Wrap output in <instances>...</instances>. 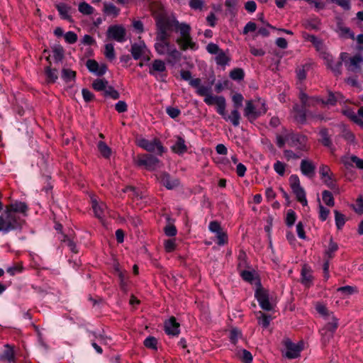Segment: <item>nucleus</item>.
Wrapping results in <instances>:
<instances>
[{
    "instance_id": "nucleus-1",
    "label": "nucleus",
    "mask_w": 363,
    "mask_h": 363,
    "mask_svg": "<svg viewBox=\"0 0 363 363\" xmlns=\"http://www.w3.org/2000/svg\"><path fill=\"white\" fill-rule=\"evenodd\" d=\"M190 85L196 89L198 95L203 96V101L208 106H215L218 114L223 115V110L226 109V100L223 96L213 95L211 93V86L201 84L199 78L191 80Z\"/></svg>"
},
{
    "instance_id": "nucleus-2",
    "label": "nucleus",
    "mask_w": 363,
    "mask_h": 363,
    "mask_svg": "<svg viewBox=\"0 0 363 363\" xmlns=\"http://www.w3.org/2000/svg\"><path fill=\"white\" fill-rule=\"evenodd\" d=\"M150 9L156 18V34L170 36L171 31L177 26V21L166 14L163 6L160 3L152 4Z\"/></svg>"
},
{
    "instance_id": "nucleus-3",
    "label": "nucleus",
    "mask_w": 363,
    "mask_h": 363,
    "mask_svg": "<svg viewBox=\"0 0 363 363\" xmlns=\"http://www.w3.org/2000/svg\"><path fill=\"white\" fill-rule=\"evenodd\" d=\"M27 206L22 202H16L15 203L9 205L6 207L5 213L1 215L2 221L4 225L9 226V229L5 232L18 228L21 225L22 220L18 216V213H25L27 211Z\"/></svg>"
},
{
    "instance_id": "nucleus-4",
    "label": "nucleus",
    "mask_w": 363,
    "mask_h": 363,
    "mask_svg": "<svg viewBox=\"0 0 363 363\" xmlns=\"http://www.w3.org/2000/svg\"><path fill=\"white\" fill-rule=\"evenodd\" d=\"M306 136L295 134L291 131L286 130L282 134L277 136V144L279 147H283L285 144H287L297 150H305L306 149Z\"/></svg>"
},
{
    "instance_id": "nucleus-5",
    "label": "nucleus",
    "mask_w": 363,
    "mask_h": 363,
    "mask_svg": "<svg viewBox=\"0 0 363 363\" xmlns=\"http://www.w3.org/2000/svg\"><path fill=\"white\" fill-rule=\"evenodd\" d=\"M169 37L168 35H163L162 33L156 34L155 50L159 55H167L173 59H179L180 53L175 46L169 43Z\"/></svg>"
},
{
    "instance_id": "nucleus-6",
    "label": "nucleus",
    "mask_w": 363,
    "mask_h": 363,
    "mask_svg": "<svg viewBox=\"0 0 363 363\" xmlns=\"http://www.w3.org/2000/svg\"><path fill=\"white\" fill-rule=\"evenodd\" d=\"M266 112L267 108L264 100L258 99L246 101L245 108L244 109V116L250 121H255Z\"/></svg>"
},
{
    "instance_id": "nucleus-7",
    "label": "nucleus",
    "mask_w": 363,
    "mask_h": 363,
    "mask_svg": "<svg viewBox=\"0 0 363 363\" xmlns=\"http://www.w3.org/2000/svg\"><path fill=\"white\" fill-rule=\"evenodd\" d=\"M340 57L349 72H357L360 70L361 64L363 62V57L361 55H357L349 57L347 53L343 52Z\"/></svg>"
},
{
    "instance_id": "nucleus-8",
    "label": "nucleus",
    "mask_w": 363,
    "mask_h": 363,
    "mask_svg": "<svg viewBox=\"0 0 363 363\" xmlns=\"http://www.w3.org/2000/svg\"><path fill=\"white\" fill-rule=\"evenodd\" d=\"M136 143L138 146L143 148L148 152H154L157 150L158 154L162 155L164 152V148L158 139H153L152 140H147L145 138H139L137 140Z\"/></svg>"
},
{
    "instance_id": "nucleus-9",
    "label": "nucleus",
    "mask_w": 363,
    "mask_h": 363,
    "mask_svg": "<svg viewBox=\"0 0 363 363\" xmlns=\"http://www.w3.org/2000/svg\"><path fill=\"white\" fill-rule=\"evenodd\" d=\"M283 344L285 347L283 356L289 359H296L300 356V352L303 350L301 344H294L289 339L284 340Z\"/></svg>"
},
{
    "instance_id": "nucleus-10",
    "label": "nucleus",
    "mask_w": 363,
    "mask_h": 363,
    "mask_svg": "<svg viewBox=\"0 0 363 363\" xmlns=\"http://www.w3.org/2000/svg\"><path fill=\"white\" fill-rule=\"evenodd\" d=\"M126 30L121 25H114L108 27L106 36L109 40H113L119 43L125 40Z\"/></svg>"
},
{
    "instance_id": "nucleus-11",
    "label": "nucleus",
    "mask_w": 363,
    "mask_h": 363,
    "mask_svg": "<svg viewBox=\"0 0 363 363\" xmlns=\"http://www.w3.org/2000/svg\"><path fill=\"white\" fill-rule=\"evenodd\" d=\"M255 297L263 310L270 311L272 306L269 301L267 291L261 286L260 281H257V289L255 291Z\"/></svg>"
},
{
    "instance_id": "nucleus-12",
    "label": "nucleus",
    "mask_w": 363,
    "mask_h": 363,
    "mask_svg": "<svg viewBox=\"0 0 363 363\" xmlns=\"http://www.w3.org/2000/svg\"><path fill=\"white\" fill-rule=\"evenodd\" d=\"M135 161L137 165L145 166L147 169H154L160 162L157 158L151 155H138Z\"/></svg>"
},
{
    "instance_id": "nucleus-13",
    "label": "nucleus",
    "mask_w": 363,
    "mask_h": 363,
    "mask_svg": "<svg viewBox=\"0 0 363 363\" xmlns=\"http://www.w3.org/2000/svg\"><path fill=\"white\" fill-rule=\"evenodd\" d=\"M130 52L135 60H138L139 58L145 56H147V60H149L147 55L149 50L143 41L133 44Z\"/></svg>"
},
{
    "instance_id": "nucleus-14",
    "label": "nucleus",
    "mask_w": 363,
    "mask_h": 363,
    "mask_svg": "<svg viewBox=\"0 0 363 363\" xmlns=\"http://www.w3.org/2000/svg\"><path fill=\"white\" fill-rule=\"evenodd\" d=\"M341 162L347 169L354 166L358 169H363V160L356 155H345L341 158Z\"/></svg>"
},
{
    "instance_id": "nucleus-15",
    "label": "nucleus",
    "mask_w": 363,
    "mask_h": 363,
    "mask_svg": "<svg viewBox=\"0 0 363 363\" xmlns=\"http://www.w3.org/2000/svg\"><path fill=\"white\" fill-rule=\"evenodd\" d=\"M86 66L91 72H93L99 76L103 75L107 69L105 64L99 65L94 60H88L86 62Z\"/></svg>"
},
{
    "instance_id": "nucleus-16",
    "label": "nucleus",
    "mask_w": 363,
    "mask_h": 363,
    "mask_svg": "<svg viewBox=\"0 0 363 363\" xmlns=\"http://www.w3.org/2000/svg\"><path fill=\"white\" fill-rule=\"evenodd\" d=\"M91 203L95 216L102 220L108 213L106 203L102 201L98 202L94 199H92Z\"/></svg>"
},
{
    "instance_id": "nucleus-17",
    "label": "nucleus",
    "mask_w": 363,
    "mask_h": 363,
    "mask_svg": "<svg viewBox=\"0 0 363 363\" xmlns=\"http://www.w3.org/2000/svg\"><path fill=\"white\" fill-rule=\"evenodd\" d=\"M160 182L168 189H172L179 185L177 179L172 178L168 174L163 173L160 177Z\"/></svg>"
},
{
    "instance_id": "nucleus-18",
    "label": "nucleus",
    "mask_w": 363,
    "mask_h": 363,
    "mask_svg": "<svg viewBox=\"0 0 363 363\" xmlns=\"http://www.w3.org/2000/svg\"><path fill=\"white\" fill-rule=\"evenodd\" d=\"M220 116L225 121H230L235 127L240 124V114L237 108L232 110L229 115L226 114V109L223 110V115Z\"/></svg>"
},
{
    "instance_id": "nucleus-19",
    "label": "nucleus",
    "mask_w": 363,
    "mask_h": 363,
    "mask_svg": "<svg viewBox=\"0 0 363 363\" xmlns=\"http://www.w3.org/2000/svg\"><path fill=\"white\" fill-rule=\"evenodd\" d=\"M319 173L321 176V179L328 186H330L333 185V173L328 165L322 164L320 167Z\"/></svg>"
},
{
    "instance_id": "nucleus-20",
    "label": "nucleus",
    "mask_w": 363,
    "mask_h": 363,
    "mask_svg": "<svg viewBox=\"0 0 363 363\" xmlns=\"http://www.w3.org/2000/svg\"><path fill=\"white\" fill-rule=\"evenodd\" d=\"M165 331L168 335H177L179 333V324L177 323L174 317L169 318L164 323Z\"/></svg>"
},
{
    "instance_id": "nucleus-21",
    "label": "nucleus",
    "mask_w": 363,
    "mask_h": 363,
    "mask_svg": "<svg viewBox=\"0 0 363 363\" xmlns=\"http://www.w3.org/2000/svg\"><path fill=\"white\" fill-rule=\"evenodd\" d=\"M301 172L308 176L313 177L315 173V166L313 162L310 160H303L301 162Z\"/></svg>"
},
{
    "instance_id": "nucleus-22",
    "label": "nucleus",
    "mask_w": 363,
    "mask_h": 363,
    "mask_svg": "<svg viewBox=\"0 0 363 363\" xmlns=\"http://www.w3.org/2000/svg\"><path fill=\"white\" fill-rule=\"evenodd\" d=\"M300 100L302 105L306 107H311L315 106L316 104H321V100L315 97H309L306 94L303 92L300 93Z\"/></svg>"
},
{
    "instance_id": "nucleus-23",
    "label": "nucleus",
    "mask_w": 363,
    "mask_h": 363,
    "mask_svg": "<svg viewBox=\"0 0 363 363\" xmlns=\"http://www.w3.org/2000/svg\"><path fill=\"white\" fill-rule=\"evenodd\" d=\"M301 282L306 287H309L313 281V276L311 274V269L307 265H303L301 270Z\"/></svg>"
},
{
    "instance_id": "nucleus-24",
    "label": "nucleus",
    "mask_w": 363,
    "mask_h": 363,
    "mask_svg": "<svg viewBox=\"0 0 363 363\" xmlns=\"http://www.w3.org/2000/svg\"><path fill=\"white\" fill-rule=\"evenodd\" d=\"M176 42L182 50H186L188 48L194 49L196 46L195 43L193 42L190 35L184 38H179L177 39Z\"/></svg>"
},
{
    "instance_id": "nucleus-25",
    "label": "nucleus",
    "mask_w": 363,
    "mask_h": 363,
    "mask_svg": "<svg viewBox=\"0 0 363 363\" xmlns=\"http://www.w3.org/2000/svg\"><path fill=\"white\" fill-rule=\"evenodd\" d=\"M337 32L339 35L343 38H352L354 39V35L351 30L345 26L341 21H338L337 24Z\"/></svg>"
},
{
    "instance_id": "nucleus-26",
    "label": "nucleus",
    "mask_w": 363,
    "mask_h": 363,
    "mask_svg": "<svg viewBox=\"0 0 363 363\" xmlns=\"http://www.w3.org/2000/svg\"><path fill=\"white\" fill-rule=\"evenodd\" d=\"M166 70L165 63L161 60H155L150 67L149 73L155 75L157 72H163Z\"/></svg>"
},
{
    "instance_id": "nucleus-27",
    "label": "nucleus",
    "mask_w": 363,
    "mask_h": 363,
    "mask_svg": "<svg viewBox=\"0 0 363 363\" xmlns=\"http://www.w3.org/2000/svg\"><path fill=\"white\" fill-rule=\"evenodd\" d=\"M235 354L243 363H251L253 359L252 354L245 349L238 350Z\"/></svg>"
},
{
    "instance_id": "nucleus-28",
    "label": "nucleus",
    "mask_w": 363,
    "mask_h": 363,
    "mask_svg": "<svg viewBox=\"0 0 363 363\" xmlns=\"http://www.w3.org/2000/svg\"><path fill=\"white\" fill-rule=\"evenodd\" d=\"M0 359L7 363H14L13 350L9 345H6L4 353L1 355Z\"/></svg>"
},
{
    "instance_id": "nucleus-29",
    "label": "nucleus",
    "mask_w": 363,
    "mask_h": 363,
    "mask_svg": "<svg viewBox=\"0 0 363 363\" xmlns=\"http://www.w3.org/2000/svg\"><path fill=\"white\" fill-rule=\"evenodd\" d=\"M315 309L317 312L325 319L329 320L334 315L333 313L330 311L328 308L321 303H318L315 305Z\"/></svg>"
},
{
    "instance_id": "nucleus-30",
    "label": "nucleus",
    "mask_w": 363,
    "mask_h": 363,
    "mask_svg": "<svg viewBox=\"0 0 363 363\" xmlns=\"http://www.w3.org/2000/svg\"><path fill=\"white\" fill-rule=\"evenodd\" d=\"M337 249L338 245L330 238L328 247L325 251V257L328 259H332Z\"/></svg>"
},
{
    "instance_id": "nucleus-31",
    "label": "nucleus",
    "mask_w": 363,
    "mask_h": 363,
    "mask_svg": "<svg viewBox=\"0 0 363 363\" xmlns=\"http://www.w3.org/2000/svg\"><path fill=\"white\" fill-rule=\"evenodd\" d=\"M172 150L177 154H182L185 152L187 148L185 145L184 140L182 138H178L176 143L172 147Z\"/></svg>"
},
{
    "instance_id": "nucleus-32",
    "label": "nucleus",
    "mask_w": 363,
    "mask_h": 363,
    "mask_svg": "<svg viewBox=\"0 0 363 363\" xmlns=\"http://www.w3.org/2000/svg\"><path fill=\"white\" fill-rule=\"evenodd\" d=\"M241 276H242V279L247 281H249L250 283H252L253 281H255V283L256 284L257 286V281H259L257 279V274L254 271L244 270L241 272Z\"/></svg>"
},
{
    "instance_id": "nucleus-33",
    "label": "nucleus",
    "mask_w": 363,
    "mask_h": 363,
    "mask_svg": "<svg viewBox=\"0 0 363 363\" xmlns=\"http://www.w3.org/2000/svg\"><path fill=\"white\" fill-rule=\"evenodd\" d=\"M56 8L58 10L62 18L65 19H70L69 11L70 7L65 4H59L56 5Z\"/></svg>"
},
{
    "instance_id": "nucleus-34",
    "label": "nucleus",
    "mask_w": 363,
    "mask_h": 363,
    "mask_svg": "<svg viewBox=\"0 0 363 363\" xmlns=\"http://www.w3.org/2000/svg\"><path fill=\"white\" fill-rule=\"evenodd\" d=\"M293 192L295 194L297 200L300 203H301L303 206H307L308 201L306 198V193L302 187L293 190Z\"/></svg>"
},
{
    "instance_id": "nucleus-35",
    "label": "nucleus",
    "mask_w": 363,
    "mask_h": 363,
    "mask_svg": "<svg viewBox=\"0 0 363 363\" xmlns=\"http://www.w3.org/2000/svg\"><path fill=\"white\" fill-rule=\"evenodd\" d=\"M335 224L337 229H342L346 221L345 216L337 210L334 211Z\"/></svg>"
},
{
    "instance_id": "nucleus-36",
    "label": "nucleus",
    "mask_w": 363,
    "mask_h": 363,
    "mask_svg": "<svg viewBox=\"0 0 363 363\" xmlns=\"http://www.w3.org/2000/svg\"><path fill=\"white\" fill-rule=\"evenodd\" d=\"M326 320L328 323L323 327L325 330H329L330 331L335 332L338 327V319L335 315H332V318Z\"/></svg>"
},
{
    "instance_id": "nucleus-37",
    "label": "nucleus",
    "mask_w": 363,
    "mask_h": 363,
    "mask_svg": "<svg viewBox=\"0 0 363 363\" xmlns=\"http://www.w3.org/2000/svg\"><path fill=\"white\" fill-rule=\"evenodd\" d=\"M98 149L103 157L108 158L111 155V148L103 141L98 143Z\"/></svg>"
},
{
    "instance_id": "nucleus-38",
    "label": "nucleus",
    "mask_w": 363,
    "mask_h": 363,
    "mask_svg": "<svg viewBox=\"0 0 363 363\" xmlns=\"http://www.w3.org/2000/svg\"><path fill=\"white\" fill-rule=\"evenodd\" d=\"M342 99V96L340 93L330 94L326 101L321 100V104L335 105L337 101Z\"/></svg>"
},
{
    "instance_id": "nucleus-39",
    "label": "nucleus",
    "mask_w": 363,
    "mask_h": 363,
    "mask_svg": "<svg viewBox=\"0 0 363 363\" xmlns=\"http://www.w3.org/2000/svg\"><path fill=\"white\" fill-rule=\"evenodd\" d=\"M244 76V71L241 68L233 69L230 72V77L233 80H242Z\"/></svg>"
},
{
    "instance_id": "nucleus-40",
    "label": "nucleus",
    "mask_w": 363,
    "mask_h": 363,
    "mask_svg": "<svg viewBox=\"0 0 363 363\" xmlns=\"http://www.w3.org/2000/svg\"><path fill=\"white\" fill-rule=\"evenodd\" d=\"M104 11L108 15L117 16L119 13V9L112 4L104 3Z\"/></svg>"
},
{
    "instance_id": "nucleus-41",
    "label": "nucleus",
    "mask_w": 363,
    "mask_h": 363,
    "mask_svg": "<svg viewBox=\"0 0 363 363\" xmlns=\"http://www.w3.org/2000/svg\"><path fill=\"white\" fill-rule=\"evenodd\" d=\"M257 314L259 315L257 316L259 324L265 328H267L269 325L270 316L267 315L261 311H259Z\"/></svg>"
},
{
    "instance_id": "nucleus-42",
    "label": "nucleus",
    "mask_w": 363,
    "mask_h": 363,
    "mask_svg": "<svg viewBox=\"0 0 363 363\" xmlns=\"http://www.w3.org/2000/svg\"><path fill=\"white\" fill-rule=\"evenodd\" d=\"M302 35L306 40L313 43L317 49L319 50L323 47L322 42L319 40L317 38H315L314 35H309L306 33H303Z\"/></svg>"
},
{
    "instance_id": "nucleus-43",
    "label": "nucleus",
    "mask_w": 363,
    "mask_h": 363,
    "mask_svg": "<svg viewBox=\"0 0 363 363\" xmlns=\"http://www.w3.org/2000/svg\"><path fill=\"white\" fill-rule=\"evenodd\" d=\"M323 201L328 206L333 207L335 205V201L332 194L325 190L323 191Z\"/></svg>"
},
{
    "instance_id": "nucleus-44",
    "label": "nucleus",
    "mask_w": 363,
    "mask_h": 363,
    "mask_svg": "<svg viewBox=\"0 0 363 363\" xmlns=\"http://www.w3.org/2000/svg\"><path fill=\"white\" fill-rule=\"evenodd\" d=\"M107 85L108 82L102 79H96L92 84L93 88L96 91L106 90Z\"/></svg>"
},
{
    "instance_id": "nucleus-45",
    "label": "nucleus",
    "mask_w": 363,
    "mask_h": 363,
    "mask_svg": "<svg viewBox=\"0 0 363 363\" xmlns=\"http://www.w3.org/2000/svg\"><path fill=\"white\" fill-rule=\"evenodd\" d=\"M175 28L179 30L181 34L180 38H184L190 35V27L187 24H179L177 22V26H175Z\"/></svg>"
},
{
    "instance_id": "nucleus-46",
    "label": "nucleus",
    "mask_w": 363,
    "mask_h": 363,
    "mask_svg": "<svg viewBox=\"0 0 363 363\" xmlns=\"http://www.w3.org/2000/svg\"><path fill=\"white\" fill-rule=\"evenodd\" d=\"M104 55L106 57L110 60H113V59H115L116 55L114 48L111 43H108L105 45Z\"/></svg>"
},
{
    "instance_id": "nucleus-47",
    "label": "nucleus",
    "mask_w": 363,
    "mask_h": 363,
    "mask_svg": "<svg viewBox=\"0 0 363 363\" xmlns=\"http://www.w3.org/2000/svg\"><path fill=\"white\" fill-rule=\"evenodd\" d=\"M337 291L340 292L344 296H348L357 292L355 287L351 286H345L337 289Z\"/></svg>"
},
{
    "instance_id": "nucleus-48",
    "label": "nucleus",
    "mask_w": 363,
    "mask_h": 363,
    "mask_svg": "<svg viewBox=\"0 0 363 363\" xmlns=\"http://www.w3.org/2000/svg\"><path fill=\"white\" fill-rule=\"evenodd\" d=\"M79 11L83 14L90 15L93 13L94 9L87 3L82 2L79 5Z\"/></svg>"
},
{
    "instance_id": "nucleus-49",
    "label": "nucleus",
    "mask_w": 363,
    "mask_h": 363,
    "mask_svg": "<svg viewBox=\"0 0 363 363\" xmlns=\"http://www.w3.org/2000/svg\"><path fill=\"white\" fill-rule=\"evenodd\" d=\"M320 333L322 337V341L324 343H326L328 342L333 337L335 332L330 331L329 330H325V328H323L320 330Z\"/></svg>"
},
{
    "instance_id": "nucleus-50",
    "label": "nucleus",
    "mask_w": 363,
    "mask_h": 363,
    "mask_svg": "<svg viewBox=\"0 0 363 363\" xmlns=\"http://www.w3.org/2000/svg\"><path fill=\"white\" fill-rule=\"evenodd\" d=\"M47 75V80L48 82H55L57 79V69H51L48 67L45 70Z\"/></svg>"
},
{
    "instance_id": "nucleus-51",
    "label": "nucleus",
    "mask_w": 363,
    "mask_h": 363,
    "mask_svg": "<svg viewBox=\"0 0 363 363\" xmlns=\"http://www.w3.org/2000/svg\"><path fill=\"white\" fill-rule=\"evenodd\" d=\"M216 61L218 65H225L228 62L229 58L223 51L220 50L216 57Z\"/></svg>"
},
{
    "instance_id": "nucleus-52",
    "label": "nucleus",
    "mask_w": 363,
    "mask_h": 363,
    "mask_svg": "<svg viewBox=\"0 0 363 363\" xmlns=\"http://www.w3.org/2000/svg\"><path fill=\"white\" fill-rule=\"evenodd\" d=\"M157 340L154 337H148L144 341V345L150 349L157 350Z\"/></svg>"
},
{
    "instance_id": "nucleus-53",
    "label": "nucleus",
    "mask_w": 363,
    "mask_h": 363,
    "mask_svg": "<svg viewBox=\"0 0 363 363\" xmlns=\"http://www.w3.org/2000/svg\"><path fill=\"white\" fill-rule=\"evenodd\" d=\"M176 242L174 239H169L164 241V247L167 252H172L176 249Z\"/></svg>"
},
{
    "instance_id": "nucleus-54",
    "label": "nucleus",
    "mask_w": 363,
    "mask_h": 363,
    "mask_svg": "<svg viewBox=\"0 0 363 363\" xmlns=\"http://www.w3.org/2000/svg\"><path fill=\"white\" fill-rule=\"evenodd\" d=\"M53 57L55 59L56 62L60 61L64 56V50L62 47L56 46L53 48Z\"/></svg>"
},
{
    "instance_id": "nucleus-55",
    "label": "nucleus",
    "mask_w": 363,
    "mask_h": 363,
    "mask_svg": "<svg viewBox=\"0 0 363 363\" xmlns=\"http://www.w3.org/2000/svg\"><path fill=\"white\" fill-rule=\"evenodd\" d=\"M289 183L292 191L301 187L300 185L299 178L297 175H291L289 178Z\"/></svg>"
},
{
    "instance_id": "nucleus-56",
    "label": "nucleus",
    "mask_w": 363,
    "mask_h": 363,
    "mask_svg": "<svg viewBox=\"0 0 363 363\" xmlns=\"http://www.w3.org/2000/svg\"><path fill=\"white\" fill-rule=\"evenodd\" d=\"M216 237L218 239L217 243L219 245H223L227 243L228 236H227V234L223 230H221V231H219L218 233H217Z\"/></svg>"
},
{
    "instance_id": "nucleus-57",
    "label": "nucleus",
    "mask_w": 363,
    "mask_h": 363,
    "mask_svg": "<svg viewBox=\"0 0 363 363\" xmlns=\"http://www.w3.org/2000/svg\"><path fill=\"white\" fill-rule=\"evenodd\" d=\"M62 77L66 81H70L74 79L75 72L69 69H63L62 72Z\"/></svg>"
},
{
    "instance_id": "nucleus-58",
    "label": "nucleus",
    "mask_w": 363,
    "mask_h": 363,
    "mask_svg": "<svg viewBox=\"0 0 363 363\" xmlns=\"http://www.w3.org/2000/svg\"><path fill=\"white\" fill-rule=\"evenodd\" d=\"M274 169L277 174L283 176L285 173L286 164L280 161H277L274 164Z\"/></svg>"
},
{
    "instance_id": "nucleus-59",
    "label": "nucleus",
    "mask_w": 363,
    "mask_h": 363,
    "mask_svg": "<svg viewBox=\"0 0 363 363\" xmlns=\"http://www.w3.org/2000/svg\"><path fill=\"white\" fill-rule=\"evenodd\" d=\"M330 214V210L319 203V217L321 220H325Z\"/></svg>"
},
{
    "instance_id": "nucleus-60",
    "label": "nucleus",
    "mask_w": 363,
    "mask_h": 363,
    "mask_svg": "<svg viewBox=\"0 0 363 363\" xmlns=\"http://www.w3.org/2000/svg\"><path fill=\"white\" fill-rule=\"evenodd\" d=\"M296 221V214L294 211L290 210L287 212L286 223L289 226H291Z\"/></svg>"
},
{
    "instance_id": "nucleus-61",
    "label": "nucleus",
    "mask_w": 363,
    "mask_h": 363,
    "mask_svg": "<svg viewBox=\"0 0 363 363\" xmlns=\"http://www.w3.org/2000/svg\"><path fill=\"white\" fill-rule=\"evenodd\" d=\"M341 67H342V62L341 61H337L335 62H333V65L329 67L331 69V70L335 73V75H340L341 72Z\"/></svg>"
},
{
    "instance_id": "nucleus-62",
    "label": "nucleus",
    "mask_w": 363,
    "mask_h": 363,
    "mask_svg": "<svg viewBox=\"0 0 363 363\" xmlns=\"http://www.w3.org/2000/svg\"><path fill=\"white\" fill-rule=\"evenodd\" d=\"M295 111L294 117L296 120L299 123H303L306 120V113L303 111H298L297 106L294 108Z\"/></svg>"
},
{
    "instance_id": "nucleus-63",
    "label": "nucleus",
    "mask_w": 363,
    "mask_h": 363,
    "mask_svg": "<svg viewBox=\"0 0 363 363\" xmlns=\"http://www.w3.org/2000/svg\"><path fill=\"white\" fill-rule=\"evenodd\" d=\"M105 94L106 95L109 96L113 99H118L120 96L118 91H116L111 86L108 87V89L105 90Z\"/></svg>"
},
{
    "instance_id": "nucleus-64",
    "label": "nucleus",
    "mask_w": 363,
    "mask_h": 363,
    "mask_svg": "<svg viewBox=\"0 0 363 363\" xmlns=\"http://www.w3.org/2000/svg\"><path fill=\"white\" fill-rule=\"evenodd\" d=\"M354 210L359 214L363 213V198L359 197L356 201V206L354 207Z\"/></svg>"
}]
</instances>
